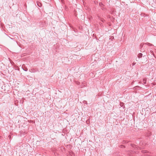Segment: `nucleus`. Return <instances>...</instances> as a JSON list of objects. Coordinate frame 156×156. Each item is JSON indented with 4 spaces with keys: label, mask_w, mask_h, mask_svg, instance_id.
<instances>
[{
    "label": "nucleus",
    "mask_w": 156,
    "mask_h": 156,
    "mask_svg": "<svg viewBox=\"0 0 156 156\" xmlns=\"http://www.w3.org/2000/svg\"><path fill=\"white\" fill-rule=\"evenodd\" d=\"M135 152L133 151H129L127 152V154L130 156H134L133 154Z\"/></svg>",
    "instance_id": "nucleus-1"
},
{
    "label": "nucleus",
    "mask_w": 156,
    "mask_h": 156,
    "mask_svg": "<svg viewBox=\"0 0 156 156\" xmlns=\"http://www.w3.org/2000/svg\"><path fill=\"white\" fill-rule=\"evenodd\" d=\"M30 71V72L32 73H35L38 71V70H37L34 68H33L31 69Z\"/></svg>",
    "instance_id": "nucleus-2"
},
{
    "label": "nucleus",
    "mask_w": 156,
    "mask_h": 156,
    "mask_svg": "<svg viewBox=\"0 0 156 156\" xmlns=\"http://www.w3.org/2000/svg\"><path fill=\"white\" fill-rule=\"evenodd\" d=\"M141 88H142L141 87H140L139 86H136L135 87L133 88V89H134V90H136L137 89L139 90L140 89H141Z\"/></svg>",
    "instance_id": "nucleus-3"
},
{
    "label": "nucleus",
    "mask_w": 156,
    "mask_h": 156,
    "mask_svg": "<svg viewBox=\"0 0 156 156\" xmlns=\"http://www.w3.org/2000/svg\"><path fill=\"white\" fill-rule=\"evenodd\" d=\"M143 54L141 53H140L138 54V56L139 58H140L142 57Z\"/></svg>",
    "instance_id": "nucleus-4"
},
{
    "label": "nucleus",
    "mask_w": 156,
    "mask_h": 156,
    "mask_svg": "<svg viewBox=\"0 0 156 156\" xmlns=\"http://www.w3.org/2000/svg\"><path fill=\"white\" fill-rule=\"evenodd\" d=\"M145 44L150 46H153V45L152 44L148 42L146 43Z\"/></svg>",
    "instance_id": "nucleus-5"
},
{
    "label": "nucleus",
    "mask_w": 156,
    "mask_h": 156,
    "mask_svg": "<svg viewBox=\"0 0 156 156\" xmlns=\"http://www.w3.org/2000/svg\"><path fill=\"white\" fill-rule=\"evenodd\" d=\"M146 79L144 78L143 80V84H146Z\"/></svg>",
    "instance_id": "nucleus-6"
},
{
    "label": "nucleus",
    "mask_w": 156,
    "mask_h": 156,
    "mask_svg": "<svg viewBox=\"0 0 156 156\" xmlns=\"http://www.w3.org/2000/svg\"><path fill=\"white\" fill-rule=\"evenodd\" d=\"M99 5L101 7H103L104 6V5L101 2L99 3Z\"/></svg>",
    "instance_id": "nucleus-7"
},
{
    "label": "nucleus",
    "mask_w": 156,
    "mask_h": 156,
    "mask_svg": "<svg viewBox=\"0 0 156 156\" xmlns=\"http://www.w3.org/2000/svg\"><path fill=\"white\" fill-rule=\"evenodd\" d=\"M131 145L132 147L134 148H135H135H136V146L134 144H131Z\"/></svg>",
    "instance_id": "nucleus-8"
},
{
    "label": "nucleus",
    "mask_w": 156,
    "mask_h": 156,
    "mask_svg": "<svg viewBox=\"0 0 156 156\" xmlns=\"http://www.w3.org/2000/svg\"><path fill=\"white\" fill-rule=\"evenodd\" d=\"M75 83L76 84L78 85H79L80 84V83L78 81H76Z\"/></svg>",
    "instance_id": "nucleus-9"
},
{
    "label": "nucleus",
    "mask_w": 156,
    "mask_h": 156,
    "mask_svg": "<svg viewBox=\"0 0 156 156\" xmlns=\"http://www.w3.org/2000/svg\"><path fill=\"white\" fill-rule=\"evenodd\" d=\"M120 147L122 148H123L125 147L124 146L122 145H121L120 146Z\"/></svg>",
    "instance_id": "nucleus-10"
},
{
    "label": "nucleus",
    "mask_w": 156,
    "mask_h": 156,
    "mask_svg": "<svg viewBox=\"0 0 156 156\" xmlns=\"http://www.w3.org/2000/svg\"><path fill=\"white\" fill-rule=\"evenodd\" d=\"M142 153H147V151H142Z\"/></svg>",
    "instance_id": "nucleus-11"
},
{
    "label": "nucleus",
    "mask_w": 156,
    "mask_h": 156,
    "mask_svg": "<svg viewBox=\"0 0 156 156\" xmlns=\"http://www.w3.org/2000/svg\"><path fill=\"white\" fill-rule=\"evenodd\" d=\"M100 20H101V21L103 22H104L105 21V20L103 19H100Z\"/></svg>",
    "instance_id": "nucleus-12"
},
{
    "label": "nucleus",
    "mask_w": 156,
    "mask_h": 156,
    "mask_svg": "<svg viewBox=\"0 0 156 156\" xmlns=\"http://www.w3.org/2000/svg\"><path fill=\"white\" fill-rule=\"evenodd\" d=\"M23 70L25 71H27L28 70V69L27 68H26L25 69H23Z\"/></svg>",
    "instance_id": "nucleus-13"
},
{
    "label": "nucleus",
    "mask_w": 156,
    "mask_h": 156,
    "mask_svg": "<svg viewBox=\"0 0 156 156\" xmlns=\"http://www.w3.org/2000/svg\"><path fill=\"white\" fill-rule=\"evenodd\" d=\"M123 144H124V143H126V141H123Z\"/></svg>",
    "instance_id": "nucleus-14"
},
{
    "label": "nucleus",
    "mask_w": 156,
    "mask_h": 156,
    "mask_svg": "<svg viewBox=\"0 0 156 156\" xmlns=\"http://www.w3.org/2000/svg\"><path fill=\"white\" fill-rule=\"evenodd\" d=\"M134 82V81L132 83V84H133V83Z\"/></svg>",
    "instance_id": "nucleus-15"
},
{
    "label": "nucleus",
    "mask_w": 156,
    "mask_h": 156,
    "mask_svg": "<svg viewBox=\"0 0 156 156\" xmlns=\"http://www.w3.org/2000/svg\"><path fill=\"white\" fill-rule=\"evenodd\" d=\"M37 4V5H38L39 7H41L39 5H38V4Z\"/></svg>",
    "instance_id": "nucleus-16"
},
{
    "label": "nucleus",
    "mask_w": 156,
    "mask_h": 156,
    "mask_svg": "<svg viewBox=\"0 0 156 156\" xmlns=\"http://www.w3.org/2000/svg\"><path fill=\"white\" fill-rule=\"evenodd\" d=\"M139 83H141L140 82H139Z\"/></svg>",
    "instance_id": "nucleus-17"
}]
</instances>
